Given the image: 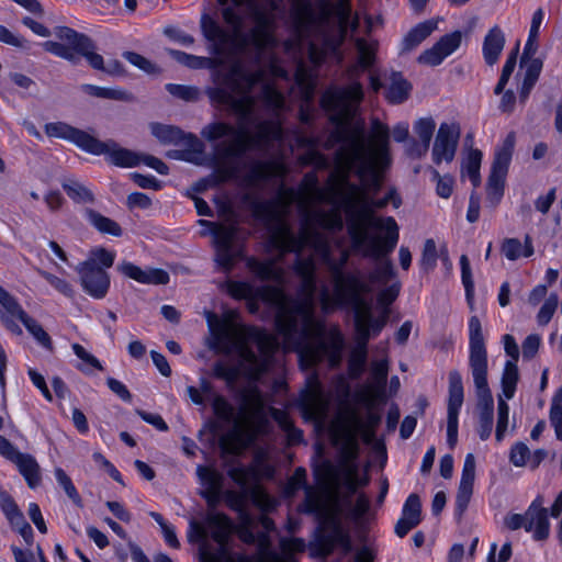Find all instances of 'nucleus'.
<instances>
[{"instance_id":"34","label":"nucleus","mask_w":562,"mask_h":562,"mask_svg":"<svg viewBox=\"0 0 562 562\" xmlns=\"http://www.w3.org/2000/svg\"><path fill=\"white\" fill-rule=\"evenodd\" d=\"M505 34L498 25L488 30L483 41V56L488 65H494L505 46Z\"/></svg>"},{"instance_id":"37","label":"nucleus","mask_w":562,"mask_h":562,"mask_svg":"<svg viewBox=\"0 0 562 562\" xmlns=\"http://www.w3.org/2000/svg\"><path fill=\"white\" fill-rule=\"evenodd\" d=\"M482 151L476 148H470L461 164V175L468 177L474 187L481 183L480 168L482 162Z\"/></svg>"},{"instance_id":"4","label":"nucleus","mask_w":562,"mask_h":562,"mask_svg":"<svg viewBox=\"0 0 562 562\" xmlns=\"http://www.w3.org/2000/svg\"><path fill=\"white\" fill-rule=\"evenodd\" d=\"M221 5L229 2L245 7L252 22L251 37L259 47L274 43L277 11L274 0H217ZM290 16L293 25V38L284 43L288 52L302 53L306 45L310 60L319 65L328 54L339 48L347 29L358 27V16H351L350 0H319L314 5L310 0H292Z\"/></svg>"},{"instance_id":"15","label":"nucleus","mask_w":562,"mask_h":562,"mask_svg":"<svg viewBox=\"0 0 562 562\" xmlns=\"http://www.w3.org/2000/svg\"><path fill=\"white\" fill-rule=\"evenodd\" d=\"M198 223L205 227L202 235L212 234L218 265L229 270L236 259V251L233 248L235 227L223 226L206 220H200Z\"/></svg>"},{"instance_id":"6","label":"nucleus","mask_w":562,"mask_h":562,"mask_svg":"<svg viewBox=\"0 0 562 562\" xmlns=\"http://www.w3.org/2000/svg\"><path fill=\"white\" fill-rule=\"evenodd\" d=\"M346 255L339 262L328 261V272L331 277L334 293L327 286L319 292V303L323 311L328 312L337 306L350 305L355 313L356 346L350 352L348 373L358 379L367 363V345L371 337L378 336L385 326V314L380 319H372V305L364 299L370 293V286L357 273L344 276L342 267Z\"/></svg>"},{"instance_id":"51","label":"nucleus","mask_w":562,"mask_h":562,"mask_svg":"<svg viewBox=\"0 0 562 562\" xmlns=\"http://www.w3.org/2000/svg\"><path fill=\"white\" fill-rule=\"evenodd\" d=\"M431 180L436 182V193L442 199H449L452 195L454 179L450 175H440L438 170L431 169Z\"/></svg>"},{"instance_id":"3","label":"nucleus","mask_w":562,"mask_h":562,"mask_svg":"<svg viewBox=\"0 0 562 562\" xmlns=\"http://www.w3.org/2000/svg\"><path fill=\"white\" fill-rule=\"evenodd\" d=\"M269 71L271 80L266 79L263 68L250 72L236 63L224 86L207 91L212 102L226 106L237 117L236 126L213 122L201 131L202 137L209 142L225 138L215 147L218 159L216 172L221 180L237 175V168L228 162L229 159L241 156L248 149H265L270 143L283 139L281 114L290 106L276 80L285 78L286 71L276 59H271Z\"/></svg>"},{"instance_id":"31","label":"nucleus","mask_w":562,"mask_h":562,"mask_svg":"<svg viewBox=\"0 0 562 562\" xmlns=\"http://www.w3.org/2000/svg\"><path fill=\"white\" fill-rule=\"evenodd\" d=\"M501 252L509 261L529 258L535 252L532 239L529 235H526L522 241L514 237L505 238L501 245Z\"/></svg>"},{"instance_id":"43","label":"nucleus","mask_w":562,"mask_h":562,"mask_svg":"<svg viewBox=\"0 0 562 562\" xmlns=\"http://www.w3.org/2000/svg\"><path fill=\"white\" fill-rule=\"evenodd\" d=\"M272 552V550L269 548ZM281 552H274L278 555L279 562H296L292 554L296 552H303L305 550V542L301 538H282L280 540Z\"/></svg>"},{"instance_id":"14","label":"nucleus","mask_w":562,"mask_h":562,"mask_svg":"<svg viewBox=\"0 0 562 562\" xmlns=\"http://www.w3.org/2000/svg\"><path fill=\"white\" fill-rule=\"evenodd\" d=\"M55 36L64 44L71 47L79 55L86 57L91 67L98 70H105L111 75L121 74V65L117 61L110 63L106 68L103 66V58L94 52V45L89 37L79 34L67 26H59L54 32Z\"/></svg>"},{"instance_id":"61","label":"nucleus","mask_w":562,"mask_h":562,"mask_svg":"<svg viewBox=\"0 0 562 562\" xmlns=\"http://www.w3.org/2000/svg\"><path fill=\"white\" fill-rule=\"evenodd\" d=\"M460 43H461V33L454 32V33L447 34V35L442 36L436 43V45L441 50L442 55H445V57H448L453 52H456L458 49V47L460 46Z\"/></svg>"},{"instance_id":"36","label":"nucleus","mask_w":562,"mask_h":562,"mask_svg":"<svg viewBox=\"0 0 562 562\" xmlns=\"http://www.w3.org/2000/svg\"><path fill=\"white\" fill-rule=\"evenodd\" d=\"M437 29V22L434 20L424 21L413 27L402 41V50H411L418 46Z\"/></svg>"},{"instance_id":"19","label":"nucleus","mask_w":562,"mask_h":562,"mask_svg":"<svg viewBox=\"0 0 562 562\" xmlns=\"http://www.w3.org/2000/svg\"><path fill=\"white\" fill-rule=\"evenodd\" d=\"M83 291L95 300L105 297L109 292L111 280L104 269H94L83 266L76 268Z\"/></svg>"},{"instance_id":"47","label":"nucleus","mask_w":562,"mask_h":562,"mask_svg":"<svg viewBox=\"0 0 562 562\" xmlns=\"http://www.w3.org/2000/svg\"><path fill=\"white\" fill-rule=\"evenodd\" d=\"M81 90L91 97L101 99L126 100L128 98V94L125 91L115 88H104L94 85H82Z\"/></svg>"},{"instance_id":"39","label":"nucleus","mask_w":562,"mask_h":562,"mask_svg":"<svg viewBox=\"0 0 562 562\" xmlns=\"http://www.w3.org/2000/svg\"><path fill=\"white\" fill-rule=\"evenodd\" d=\"M114 260V251L108 250L103 247H95L90 250L88 258L79 263V266L106 270L113 266Z\"/></svg>"},{"instance_id":"53","label":"nucleus","mask_w":562,"mask_h":562,"mask_svg":"<svg viewBox=\"0 0 562 562\" xmlns=\"http://www.w3.org/2000/svg\"><path fill=\"white\" fill-rule=\"evenodd\" d=\"M55 479L57 483L63 487L66 495L78 506H81V497L74 485L71 479L67 475V473L61 468H55L54 470Z\"/></svg>"},{"instance_id":"44","label":"nucleus","mask_w":562,"mask_h":562,"mask_svg":"<svg viewBox=\"0 0 562 562\" xmlns=\"http://www.w3.org/2000/svg\"><path fill=\"white\" fill-rule=\"evenodd\" d=\"M436 128V123L432 117H422L414 124V132L420 140L419 149L427 151L430 140Z\"/></svg>"},{"instance_id":"22","label":"nucleus","mask_w":562,"mask_h":562,"mask_svg":"<svg viewBox=\"0 0 562 562\" xmlns=\"http://www.w3.org/2000/svg\"><path fill=\"white\" fill-rule=\"evenodd\" d=\"M27 317L16 299L0 285V319L13 334L21 335L20 323Z\"/></svg>"},{"instance_id":"62","label":"nucleus","mask_w":562,"mask_h":562,"mask_svg":"<svg viewBox=\"0 0 562 562\" xmlns=\"http://www.w3.org/2000/svg\"><path fill=\"white\" fill-rule=\"evenodd\" d=\"M530 450L524 442L515 443L509 453V460L515 467L529 464Z\"/></svg>"},{"instance_id":"20","label":"nucleus","mask_w":562,"mask_h":562,"mask_svg":"<svg viewBox=\"0 0 562 562\" xmlns=\"http://www.w3.org/2000/svg\"><path fill=\"white\" fill-rule=\"evenodd\" d=\"M286 172L288 168L283 159L276 158L252 165L244 181L248 188H257L271 179H283Z\"/></svg>"},{"instance_id":"28","label":"nucleus","mask_w":562,"mask_h":562,"mask_svg":"<svg viewBox=\"0 0 562 562\" xmlns=\"http://www.w3.org/2000/svg\"><path fill=\"white\" fill-rule=\"evenodd\" d=\"M422 520V504L416 494H411L402 508L401 518L395 525V533L403 538Z\"/></svg>"},{"instance_id":"32","label":"nucleus","mask_w":562,"mask_h":562,"mask_svg":"<svg viewBox=\"0 0 562 562\" xmlns=\"http://www.w3.org/2000/svg\"><path fill=\"white\" fill-rule=\"evenodd\" d=\"M516 137L514 133H509L495 149L494 160L491 173L506 176L512 161Z\"/></svg>"},{"instance_id":"26","label":"nucleus","mask_w":562,"mask_h":562,"mask_svg":"<svg viewBox=\"0 0 562 562\" xmlns=\"http://www.w3.org/2000/svg\"><path fill=\"white\" fill-rule=\"evenodd\" d=\"M295 85L300 99L304 102L301 105L300 116L303 122L308 121V103L314 97L316 88L315 70L307 68L302 61L299 63L295 72Z\"/></svg>"},{"instance_id":"30","label":"nucleus","mask_w":562,"mask_h":562,"mask_svg":"<svg viewBox=\"0 0 562 562\" xmlns=\"http://www.w3.org/2000/svg\"><path fill=\"white\" fill-rule=\"evenodd\" d=\"M151 134L164 144H179L186 142L189 145H200L198 137L193 134H183L181 130L159 123L150 124Z\"/></svg>"},{"instance_id":"27","label":"nucleus","mask_w":562,"mask_h":562,"mask_svg":"<svg viewBox=\"0 0 562 562\" xmlns=\"http://www.w3.org/2000/svg\"><path fill=\"white\" fill-rule=\"evenodd\" d=\"M117 270L126 278L135 280L142 284L159 285L167 284L169 282V274L162 269H142L130 261H123L117 266Z\"/></svg>"},{"instance_id":"59","label":"nucleus","mask_w":562,"mask_h":562,"mask_svg":"<svg viewBox=\"0 0 562 562\" xmlns=\"http://www.w3.org/2000/svg\"><path fill=\"white\" fill-rule=\"evenodd\" d=\"M558 304H559L558 294L551 293L538 312L537 321L540 325H547L551 321V318L558 307Z\"/></svg>"},{"instance_id":"5","label":"nucleus","mask_w":562,"mask_h":562,"mask_svg":"<svg viewBox=\"0 0 562 562\" xmlns=\"http://www.w3.org/2000/svg\"><path fill=\"white\" fill-rule=\"evenodd\" d=\"M331 403V393L326 391L315 372L306 378L305 390L301 395V406L304 416L316 423L319 428L328 425V432L335 445L344 448V467L348 475L357 474L353 459L358 451V437L367 443L374 439V429L380 423L375 413H368L363 419L355 408L341 405L331 420L328 422V412Z\"/></svg>"},{"instance_id":"46","label":"nucleus","mask_w":562,"mask_h":562,"mask_svg":"<svg viewBox=\"0 0 562 562\" xmlns=\"http://www.w3.org/2000/svg\"><path fill=\"white\" fill-rule=\"evenodd\" d=\"M71 349L74 353L82 361L78 369L85 373H90L92 369L102 371L103 367L101 362L90 353L83 346L79 344H72Z\"/></svg>"},{"instance_id":"45","label":"nucleus","mask_w":562,"mask_h":562,"mask_svg":"<svg viewBox=\"0 0 562 562\" xmlns=\"http://www.w3.org/2000/svg\"><path fill=\"white\" fill-rule=\"evenodd\" d=\"M542 68V63L539 59H531L529 65L527 66L525 78L520 88V98L522 101H525L530 91L532 90L533 86L536 85L540 71Z\"/></svg>"},{"instance_id":"35","label":"nucleus","mask_w":562,"mask_h":562,"mask_svg":"<svg viewBox=\"0 0 562 562\" xmlns=\"http://www.w3.org/2000/svg\"><path fill=\"white\" fill-rule=\"evenodd\" d=\"M411 90L409 82L401 74L393 72L385 91V98L390 103L400 104L408 98Z\"/></svg>"},{"instance_id":"64","label":"nucleus","mask_w":562,"mask_h":562,"mask_svg":"<svg viewBox=\"0 0 562 562\" xmlns=\"http://www.w3.org/2000/svg\"><path fill=\"white\" fill-rule=\"evenodd\" d=\"M516 61H517V53L514 52L513 54H510L508 56V58L506 59V61L503 66L501 78L495 87L496 94H499L504 90L505 86L507 85V82L516 67Z\"/></svg>"},{"instance_id":"58","label":"nucleus","mask_w":562,"mask_h":562,"mask_svg":"<svg viewBox=\"0 0 562 562\" xmlns=\"http://www.w3.org/2000/svg\"><path fill=\"white\" fill-rule=\"evenodd\" d=\"M167 91L183 101H195L199 98V90L192 86L168 83L166 86Z\"/></svg>"},{"instance_id":"41","label":"nucleus","mask_w":562,"mask_h":562,"mask_svg":"<svg viewBox=\"0 0 562 562\" xmlns=\"http://www.w3.org/2000/svg\"><path fill=\"white\" fill-rule=\"evenodd\" d=\"M86 217L88 222L102 234H110L116 237L122 235V229L116 222L93 210H87Z\"/></svg>"},{"instance_id":"56","label":"nucleus","mask_w":562,"mask_h":562,"mask_svg":"<svg viewBox=\"0 0 562 562\" xmlns=\"http://www.w3.org/2000/svg\"><path fill=\"white\" fill-rule=\"evenodd\" d=\"M207 524L191 519L189 522L188 540L190 542H199L201 546H207L206 540L209 537Z\"/></svg>"},{"instance_id":"2","label":"nucleus","mask_w":562,"mask_h":562,"mask_svg":"<svg viewBox=\"0 0 562 562\" xmlns=\"http://www.w3.org/2000/svg\"><path fill=\"white\" fill-rule=\"evenodd\" d=\"M248 269L261 280H273L278 285L255 289L244 281L226 282V291L234 299L247 300L251 313L258 311V301L276 310V326L284 351H295L302 368L308 369L321 361L336 368L342 360L345 338L337 326L326 327L315 316L316 263L313 256L297 255L294 272L301 284L296 297L283 290L284 271L276 260H247Z\"/></svg>"},{"instance_id":"25","label":"nucleus","mask_w":562,"mask_h":562,"mask_svg":"<svg viewBox=\"0 0 562 562\" xmlns=\"http://www.w3.org/2000/svg\"><path fill=\"white\" fill-rule=\"evenodd\" d=\"M44 128L48 137L66 139L87 153L95 151L93 147H91L93 136L85 131L72 127L64 122L47 123Z\"/></svg>"},{"instance_id":"29","label":"nucleus","mask_w":562,"mask_h":562,"mask_svg":"<svg viewBox=\"0 0 562 562\" xmlns=\"http://www.w3.org/2000/svg\"><path fill=\"white\" fill-rule=\"evenodd\" d=\"M351 247H353V246L351 245ZM352 249L355 251L360 252L363 257H366L360 249H355V248H352ZM394 249H395V247L391 251H389L378 258L371 257V259L381 260V262L379 265H376L374 270L370 273V281H367V283L370 286V292L372 291L371 283L385 284L395 278V271H394V267H393L392 262L389 259L383 260L384 257L389 256ZM367 257L370 258V256H367ZM347 262H348V260L345 263H347ZM345 267H346V265H344V267H342V274L345 277L348 274H352V272L346 273ZM353 273L359 274L361 280H363L366 282V280L363 279L362 274L359 271H353Z\"/></svg>"},{"instance_id":"52","label":"nucleus","mask_w":562,"mask_h":562,"mask_svg":"<svg viewBox=\"0 0 562 562\" xmlns=\"http://www.w3.org/2000/svg\"><path fill=\"white\" fill-rule=\"evenodd\" d=\"M37 273L44 278L57 292L66 297L74 296L72 285L64 278L55 276L46 270L37 269Z\"/></svg>"},{"instance_id":"24","label":"nucleus","mask_w":562,"mask_h":562,"mask_svg":"<svg viewBox=\"0 0 562 562\" xmlns=\"http://www.w3.org/2000/svg\"><path fill=\"white\" fill-rule=\"evenodd\" d=\"M544 499L538 495L527 509L525 530L532 532L536 540H544L550 533L548 512L543 507Z\"/></svg>"},{"instance_id":"13","label":"nucleus","mask_w":562,"mask_h":562,"mask_svg":"<svg viewBox=\"0 0 562 562\" xmlns=\"http://www.w3.org/2000/svg\"><path fill=\"white\" fill-rule=\"evenodd\" d=\"M302 510L315 514L322 520L324 528H329L331 531L329 538L323 543L324 555L329 554L336 544L344 547L346 551L350 550V539L340 525L336 505L331 504L322 492L307 487Z\"/></svg>"},{"instance_id":"23","label":"nucleus","mask_w":562,"mask_h":562,"mask_svg":"<svg viewBox=\"0 0 562 562\" xmlns=\"http://www.w3.org/2000/svg\"><path fill=\"white\" fill-rule=\"evenodd\" d=\"M196 474L200 484L203 486L202 496L206 499L210 507L216 506L223 494V474L214 467L198 465Z\"/></svg>"},{"instance_id":"48","label":"nucleus","mask_w":562,"mask_h":562,"mask_svg":"<svg viewBox=\"0 0 562 562\" xmlns=\"http://www.w3.org/2000/svg\"><path fill=\"white\" fill-rule=\"evenodd\" d=\"M387 372L389 362L386 359L372 361L370 366L371 383L369 385V389L373 391L374 389L384 387L387 378Z\"/></svg>"},{"instance_id":"16","label":"nucleus","mask_w":562,"mask_h":562,"mask_svg":"<svg viewBox=\"0 0 562 562\" xmlns=\"http://www.w3.org/2000/svg\"><path fill=\"white\" fill-rule=\"evenodd\" d=\"M463 404V383L458 371L449 373V398L447 409V441L453 448L458 441L459 412Z\"/></svg>"},{"instance_id":"40","label":"nucleus","mask_w":562,"mask_h":562,"mask_svg":"<svg viewBox=\"0 0 562 562\" xmlns=\"http://www.w3.org/2000/svg\"><path fill=\"white\" fill-rule=\"evenodd\" d=\"M269 412L271 417L285 431L289 445H297L302 441V431L293 426L292 420L290 419L286 412L278 408H270Z\"/></svg>"},{"instance_id":"63","label":"nucleus","mask_w":562,"mask_h":562,"mask_svg":"<svg viewBox=\"0 0 562 562\" xmlns=\"http://www.w3.org/2000/svg\"><path fill=\"white\" fill-rule=\"evenodd\" d=\"M460 267H461L462 283L465 289V295H467V299L470 300L473 295L474 282L472 279L470 261L465 255H462L460 257Z\"/></svg>"},{"instance_id":"55","label":"nucleus","mask_w":562,"mask_h":562,"mask_svg":"<svg viewBox=\"0 0 562 562\" xmlns=\"http://www.w3.org/2000/svg\"><path fill=\"white\" fill-rule=\"evenodd\" d=\"M296 142H297L299 146L310 147L312 149L311 153L308 154V159L306 160L307 162L315 164L317 167H321V168L327 167V165H328L327 159L314 149L317 145L316 139H314L312 137L300 135V136H297Z\"/></svg>"},{"instance_id":"11","label":"nucleus","mask_w":562,"mask_h":562,"mask_svg":"<svg viewBox=\"0 0 562 562\" xmlns=\"http://www.w3.org/2000/svg\"><path fill=\"white\" fill-rule=\"evenodd\" d=\"M207 529L212 531V538L218 543L220 548L216 551L210 550L207 546L200 548L201 562H279L277 554L269 550V536L260 533L256 537L258 542V552L255 555H247L241 553H232L226 548V542L229 535L235 530V527L228 517L220 513H209L206 515Z\"/></svg>"},{"instance_id":"33","label":"nucleus","mask_w":562,"mask_h":562,"mask_svg":"<svg viewBox=\"0 0 562 562\" xmlns=\"http://www.w3.org/2000/svg\"><path fill=\"white\" fill-rule=\"evenodd\" d=\"M19 473L32 490L42 483V470L36 459L30 453H22L14 462Z\"/></svg>"},{"instance_id":"8","label":"nucleus","mask_w":562,"mask_h":562,"mask_svg":"<svg viewBox=\"0 0 562 562\" xmlns=\"http://www.w3.org/2000/svg\"><path fill=\"white\" fill-rule=\"evenodd\" d=\"M212 408L217 418L232 425L231 430L220 439L225 453H239L266 429V401L257 389L244 393L238 412L224 396L217 394L212 397Z\"/></svg>"},{"instance_id":"18","label":"nucleus","mask_w":562,"mask_h":562,"mask_svg":"<svg viewBox=\"0 0 562 562\" xmlns=\"http://www.w3.org/2000/svg\"><path fill=\"white\" fill-rule=\"evenodd\" d=\"M91 147L95 151H88L89 154L104 155L110 164L117 167L133 168L140 165L142 161V155L123 148L113 140L101 142L93 137Z\"/></svg>"},{"instance_id":"49","label":"nucleus","mask_w":562,"mask_h":562,"mask_svg":"<svg viewBox=\"0 0 562 562\" xmlns=\"http://www.w3.org/2000/svg\"><path fill=\"white\" fill-rule=\"evenodd\" d=\"M63 188L77 202H89L93 199L91 191L78 180L67 179L63 183Z\"/></svg>"},{"instance_id":"60","label":"nucleus","mask_w":562,"mask_h":562,"mask_svg":"<svg viewBox=\"0 0 562 562\" xmlns=\"http://www.w3.org/2000/svg\"><path fill=\"white\" fill-rule=\"evenodd\" d=\"M43 48L52 53L58 57L65 58L67 60L74 61L76 58V55L78 54L71 47L67 46L64 43L55 42V41H47L43 43Z\"/></svg>"},{"instance_id":"12","label":"nucleus","mask_w":562,"mask_h":562,"mask_svg":"<svg viewBox=\"0 0 562 562\" xmlns=\"http://www.w3.org/2000/svg\"><path fill=\"white\" fill-rule=\"evenodd\" d=\"M469 368L473 378L480 413H494V398L488 386V359L480 318H469Z\"/></svg>"},{"instance_id":"17","label":"nucleus","mask_w":562,"mask_h":562,"mask_svg":"<svg viewBox=\"0 0 562 562\" xmlns=\"http://www.w3.org/2000/svg\"><path fill=\"white\" fill-rule=\"evenodd\" d=\"M460 138V126L454 122H443L437 132L431 150L436 165L449 164L454 159Z\"/></svg>"},{"instance_id":"54","label":"nucleus","mask_w":562,"mask_h":562,"mask_svg":"<svg viewBox=\"0 0 562 562\" xmlns=\"http://www.w3.org/2000/svg\"><path fill=\"white\" fill-rule=\"evenodd\" d=\"M509 406L507 401L497 398V425L495 437L498 441L503 440L508 428Z\"/></svg>"},{"instance_id":"38","label":"nucleus","mask_w":562,"mask_h":562,"mask_svg":"<svg viewBox=\"0 0 562 562\" xmlns=\"http://www.w3.org/2000/svg\"><path fill=\"white\" fill-rule=\"evenodd\" d=\"M518 380L519 373L517 364L514 363V361H506L501 379L502 393L498 394L497 398H502L503 401L512 400L515 395Z\"/></svg>"},{"instance_id":"50","label":"nucleus","mask_w":562,"mask_h":562,"mask_svg":"<svg viewBox=\"0 0 562 562\" xmlns=\"http://www.w3.org/2000/svg\"><path fill=\"white\" fill-rule=\"evenodd\" d=\"M22 324L41 346L52 349V339L37 321L27 315Z\"/></svg>"},{"instance_id":"10","label":"nucleus","mask_w":562,"mask_h":562,"mask_svg":"<svg viewBox=\"0 0 562 562\" xmlns=\"http://www.w3.org/2000/svg\"><path fill=\"white\" fill-rule=\"evenodd\" d=\"M228 475L241 488L240 492L227 491L224 494L226 504L239 514L237 535L244 542L254 543L256 542L252 531L254 518L246 510L247 498L249 497L263 512H270L276 507L277 501L258 485L260 479L273 475V469L257 458L251 467L238 465L229 469Z\"/></svg>"},{"instance_id":"1","label":"nucleus","mask_w":562,"mask_h":562,"mask_svg":"<svg viewBox=\"0 0 562 562\" xmlns=\"http://www.w3.org/2000/svg\"><path fill=\"white\" fill-rule=\"evenodd\" d=\"M356 48L358 60L347 70L350 80L373 64L376 43L358 38ZM362 98V86L358 81H351L346 88L330 87L322 97L323 108L337 123L325 147L341 144L324 187H319L317 176L310 172L304 176L299 191L281 188L282 196L252 203L254 216L270 227L271 244L280 251V257L290 251L302 255L310 249L311 256L319 258L327 269L328 261L339 262L345 255L346 261L349 260V249L338 243L340 251L335 257L327 234L318 229L340 231L342 207L355 249L378 258L396 247L400 238L396 221L391 216H376L374 210L390 202L397 209L401 200L393 190L382 199L372 198L391 164L389 127L373 121L371 133L366 138L361 131L347 126Z\"/></svg>"},{"instance_id":"57","label":"nucleus","mask_w":562,"mask_h":562,"mask_svg":"<svg viewBox=\"0 0 562 562\" xmlns=\"http://www.w3.org/2000/svg\"><path fill=\"white\" fill-rule=\"evenodd\" d=\"M506 176L491 173L487 181V196L494 202L498 203L504 194Z\"/></svg>"},{"instance_id":"7","label":"nucleus","mask_w":562,"mask_h":562,"mask_svg":"<svg viewBox=\"0 0 562 562\" xmlns=\"http://www.w3.org/2000/svg\"><path fill=\"white\" fill-rule=\"evenodd\" d=\"M210 331L209 348L217 353L234 356L240 369L252 380L269 369L272 353L279 348L278 338L262 329L247 327L235 311L222 316L205 312Z\"/></svg>"},{"instance_id":"9","label":"nucleus","mask_w":562,"mask_h":562,"mask_svg":"<svg viewBox=\"0 0 562 562\" xmlns=\"http://www.w3.org/2000/svg\"><path fill=\"white\" fill-rule=\"evenodd\" d=\"M233 5L234 8L225 7L222 12L225 22L232 29L231 33L222 29L215 21L205 14L201 19L203 35L207 41L212 43L210 52L216 56L215 58L190 55L176 49H169V55L179 64L192 69H213L224 63V55L227 50H232L235 54L241 53L246 49L248 44H251L257 49L259 56L261 55L262 50L272 48L277 45V40L274 38L273 44L267 45L265 47L257 46L251 37V29L249 30L248 34H243L241 18L235 10L237 7L234 3Z\"/></svg>"},{"instance_id":"21","label":"nucleus","mask_w":562,"mask_h":562,"mask_svg":"<svg viewBox=\"0 0 562 562\" xmlns=\"http://www.w3.org/2000/svg\"><path fill=\"white\" fill-rule=\"evenodd\" d=\"M475 457L468 453L464 459L461 479L456 496V514L461 517L467 510L471 501L475 481Z\"/></svg>"},{"instance_id":"42","label":"nucleus","mask_w":562,"mask_h":562,"mask_svg":"<svg viewBox=\"0 0 562 562\" xmlns=\"http://www.w3.org/2000/svg\"><path fill=\"white\" fill-rule=\"evenodd\" d=\"M401 284L398 281H393L390 285L383 288L378 293V304L380 306V313L378 316L372 315V319H380L385 314V324L390 316L389 306L396 300L400 293Z\"/></svg>"}]
</instances>
